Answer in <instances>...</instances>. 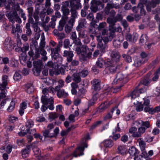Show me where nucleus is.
<instances>
[{"instance_id":"obj_62","label":"nucleus","mask_w":160,"mask_h":160,"mask_svg":"<svg viewBox=\"0 0 160 160\" xmlns=\"http://www.w3.org/2000/svg\"><path fill=\"white\" fill-rule=\"evenodd\" d=\"M113 112V111H112L110 112L107 113L104 117V120H110L112 118Z\"/></svg>"},{"instance_id":"obj_50","label":"nucleus","mask_w":160,"mask_h":160,"mask_svg":"<svg viewBox=\"0 0 160 160\" xmlns=\"http://www.w3.org/2000/svg\"><path fill=\"white\" fill-rule=\"evenodd\" d=\"M132 125L138 127H142L143 125V121L142 120H138L134 121L132 123Z\"/></svg>"},{"instance_id":"obj_63","label":"nucleus","mask_w":160,"mask_h":160,"mask_svg":"<svg viewBox=\"0 0 160 160\" xmlns=\"http://www.w3.org/2000/svg\"><path fill=\"white\" fill-rule=\"evenodd\" d=\"M160 111V106H157L154 108H152V110L151 111V114H153L155 113L158 112Z\"/></svg>"},{"instance_id":"obj_29","label":"nucleus","mask_w":160,"mask_h":160,"mask_svg":"<svg viewBox=\"0 0 160 160\" xmlns=\"http://www.w3.org/2000/svg\"><path fill=\"white\" fill-rule=\"evenodd\" d=\"M73 23V22H70L69 21L68 23L65 26V32L67 33H69L71 31Z\"/></svg>"},{"instance_id":"obj_25","label":"nucleus","mask_w":160,"mask_h":160,"mask_svg":"<svg viewBox=\"0 0 160 160\" xmlns=\"http://www.w3.org/2000/svg\"><path fill=\"white\" fill-rule=\"evenodd\" d=\"M117 150L118 153L121 154H124L126 153L127 149L125 145H120L118 146Z\"/></svg>"},{"instance_id":"obj_43","label":"nucleus","mask_w":160,"mask_h":160,"mask_svg":"<svg viewBox=\"0 0 160 160\" xmlns=\"http://www.w3.org/2000/svg\"><path fill=\"white\" fill-rule=\"evenodd\" d=\"M58 85L56 86L55 88V90H60V88L63 87L64 84V81L62 80H60L58 81Z\"/></svg>"},{"instance_id":"obj_30","label":"nucleus","mask_w":160,"mask_h":160,"mask_svg":"<svg viewBox=\"0 0 160 160\" xmlns=\"http://www.w3.org/2000/svg\"><path fill=\"white\" fill-rule=\"evenodd\" d=\"M151 75V73H149L148 74L147 76L143 78L141 82V83L143 85L147 86L148 85L150 82V80L149 78V77Z\"/></svg>"},{"instance_id":"obj_8","label":"nucleus","mask_w":160,"mask_h":160,"mask_svg":"<svg viewBox=\"0 0 160 160\" xmlns=\"http://www.w3.org/2000/svg\"><path fill=\"white\" fill-rule=\"evenodd\" d=\"M63 56L66 58L68 62H70L72 61L74 54L72 51L66 50L63 52Z\"/></svg>"},{"instance_id":"obj_33","label":"nucleus","mask_w":160,"mask_h":160,"mask_svg":"<svg viewBox=\"0 0 160 160\" xmlns=\"http://www.w3.org/2000/svg\"><path fill=\"white\" fill-rule=\"evenodd\" d=\"M104 146L106 148H111L113 145V142L111 140H106L103 141Z\"/></svg>"},{"instance_id":"obj_24","label":"nucleus","mask_w":160,"mask_h":160,"mask_svg":"<svg viewBox=\"0 0 160 160\" xmlns=\"http://www.w3.org/2000/svg\"><path fill=\"white\" fill-rule=\"evenodd\" d=\"M72 80L74 82L79 83L81 81V78H80L79 73H74L72 75Z\"/></svg>"},{"instance_id":"obj_58","label":"nucleus","mask_w":160,"mask_h":160,"mask_svg":"<svg viewBox=\"0 0 160 160\" xmlns=\"http://www.w3.org/2000/svg\"><path fill=\"white\" fill-rule=\"evenodd\" d=\"M65 21H66L63 20L60 21L59 23V26L58 27V29L59 31H61L62 30L64 26L66 23Z\"/></svg>"},{"instance_id":"obj_53","label":"nucleus","mask_w":160,"mask_h":160,"mask_svg":"<svg viewBox=\"0 0 160 160\" xmlns=\"http://www.w3.org/2000/svg\"><path fill=\"white\" fill-rule=\"evenodd\" d=\"M29 48V44L27 43H25L23 44V46L22 47L20 50L22 51L23 52H25L28 50Z\"/></svg>"},{"instance_id":"obj_6","label":"nucleus","mask_w":160,"mask_h":160,"mask_svg":"<svg viewBox=\"0 0 160 160\" xmlns=\"http://www.w3.org/2000/svg\"><path fill=\"white\" fill-rule=\"evenodd\" d=\"M62 45V41H59L56 47L51 48V55L53 59L55 60L58 57V52L60 50V48Z\"/></svg>"},{"instance_id":"obj_40","label":"nucleus","mask_w":160,"mask_h":160,"mask_svg":"<svg viewBox=\"0 0 160 160\" xmlns=\"http://www.w3.org/2000/svg\"><path fill=\"white\" fill-rule=\"evenodd\" d=\"M139 96L138 91V90H135L130 95L129 97H130L131 99H135L136 97H138Z\"/></svg>"},{"instance_id":"obj_56","label":"nucleus","mask_w":160,"mask_h":160,"mask_svg":"<svg viewBox=\"0 0 160 160\" xmlns=\"http://www.w3.org/2000/svg\"><path fill=\"white\" fill-rule=\"evenodd\" d=\"M19 60L21 62L25 61L27 60V55L24 52H23L21 54L19 57Z\"/></svg>"},{"instance_id":"obj_31","label":"nucleus","mask_w":160,"mask_h":160,"mask_svg":"<svg viewBox=\"0 0 160 160\" xmlns=\"http://www.w3.org/2000/svg\"><path fill=\"white\" fill-rule=\"evenodd\" d=\"M147 59H145L144 61L143 60V59H136L134 61L133 65L136 67H138L140 66L142 64L147 62Z\"/></svg>"},{"instance_id":"obj_15","label":"nucleus","mask_w":160,"mask_h":160,"mask_svg":"<svg viewBox=\"0 0 160 160\" xmlns=\"http://www.w3.org/2000/svg\"><path fill=\"white\" fill-rule=\"evenodd\" d=\"M39 51L40 49H36L34 52L32 49L28 52V54L30 57H32L33 59H36L40 56Z\"/></svg>"},{"instance_id":"obj_44","label":"nucleus","mask_w":160,"mask_h":160,"mask_svg":"<svg viewBox=\"0 0 160 160\" xmlns=\"http://www.w3.org/2000/svg\"><path fill=\"white\" fill-rule=\"evenodd\" d=\"M148 38V36L146 34H142L139 40L140 42L142 44H145L147 41Z\"/></svg>"},{"instance_id":"obj_10","label":"nucleus","mask_w":160,"mask_h":160,"mask_svg":"<svg viewBox=\"0 0 160 160\" xmlns=\"http://www.w3.org/2000/svg\"><path fill=\"white\" fill-rule=\"evenodd\" d=\"M138 34L136 33H133L132 35L130 33H127L125 36L126 39L128 41L132 42H135L138 39Z\"/></svg>"},{"instance_id":"obj_35","label":"nucleus","mask_w":160,"mask_h":160,"mask_svg":"<svg viewBox=\"0 0 160 160\" xmlns=\"http://www.w3.org/2000/svg\"><path fill=\"white\" fill-rule=\"evenodd\" d=\"M30 48L31 49L32 48L33 49H39L38 48V42L36 40H34L32 39V42L30 45Z\"/></svg>"},{"instance_id":"obj_52","label":"nucleus","mask_w":160,"mask_h":160,"mask_svg":"<svg viewBox=\"0 0 160 160\" xmlns=\"http://www.w3.org/2000/svg\"><path fill=\"white\" fill-rule=\"evenodd\" d=\"M12 32L13 33L16 32H20L21 30L20 28V26L18 24H17L16 27L15 28L13 25H12Z\"/></svg>"},{"instance_id":"obj_17","label":"nucleus","mask_w":160,"mask_h":160,"mask_svg":"<svg viewBox=\"0 0 160 160\" xmlns=\"http://www.w3.org/2000/svg\"><path fill=\"white\" fill-rule=\"evenodd\" d=\"M12 43L10 38H7L4 43L5 48L9 51L11 50L12 48Z\"/></svg>"},{"instance_id":"obj_46","label":"nucleus","mask_w":160,"mask_h":160,"mask_svg":"<svg viewBox=\"0 0 160 160\" xmlns=\"http://www.w3.org/2000/svg\"><path fill=\"white\" fill-rule=\"evenodd\" d=\"M58 117V114L55 112H51L49 114L48 118L50 119H55L57 118Z\"/></svg>"},{"instance_id":"obj_32","label":"nucleus","mask_w":160,"mask_h":160,"mask_svg":"<svg viewBox=\"0 0 160 160\" xmlns=\"http://www.w3.org/2000/svg\"><path fill=\"white\" fill-rule=\"evenodd\" d=\"M26 34L27 36L30 37L31 36L32 33V31L30 28V24L29 23H27L25 26Z\"/></svg>"},{"instance_id":"obj_36","label":"nucleus","mask_w":160,"mask_h":160,"mask_svg":"<svg viewBox=\"0 0 160 160\" xmlns=\"http://www.w3.org/2000/svg\"><path fill=\"white\" fill-rule=\"evenodd\" d=\"M27 92L28 94H31L34 91V88L31 84H28L26 85Z\"/></svg>"},{"instance_id":"obj_37","label":"nucleus","mask_w":160,"mask_h":160,"mask_svg":"<svg viewBox=\"0 0 160 160\" xmlns=\"http://www.w3.org/2000/svg\"><path fill=\"white\" fill-rule=\"evenodd\" d=\"M116 22L117 20L115 18H108L107 19V22L109 24L110 27H114Z\"/></svg>"},{"instance_id":"obj_64","label":"nucleus","mask_w":160,"mask_h":160,"mask_svg":"<svg viewBox=\"0 0 160 160\" xmlns=\"http://www.w3.org/2000/svg\"><path fill=\"white\" fill-rule=\"evenodd\" d=\"M78 35L79 37L80 38H84L87 36L86 32L84 30L80 31Z\"/></svg>"},{"instance_id":"obj_5","label":"nucleus","mask_w":160,"mask_h":160,"mask_svg":"<svg viewBox=\"0 0 160 160\" xmlns=\"http://www.w3.org/2000/svg\"><path fill=\"white\" fill-rule=\"evenodd\" d=\"M15 105L14 102L8 99L2 100L0 104V106L1 107L7 108V110L8 112H11L13 110Z\"/></svg>"},{"instance_id":"obj_26","label":"nucleus","mask_w":160,"mask_h":160,"mask_svg":"<svg viewBox=\"0 0 160 160\" xmlns=\"http://www.w3.org/2000/svg\"><path fill=\"white\" fill-rule=\"evenodd\" d=\"M78 82H72L71 84V86L72 88L71 92L73 94H76L77 93L76 89L78 88H79L78 84Z\"/></svg>"},{"instance_id":"obj_3","label":"nucleus","mask_w":160,"mask_h":160,"mask_svg":"<svg viewBox=\"0 0 160 160\" xmlns=\"http://www.w3.org/2000/svg\"><path fill=\"white\" fill-rule=\"evenodd\" d=\"M124 78V75L121 72H119L117 74L112 84H118L117 86L115 88H112L111 89L112 91L113 92H116L118 91L120 88L123 86V80Z\"/></svg>"},{"instance_id":"obj_27","label":"nucleus","mask_w":160,"mask_h":160,"mask_svg":"<svg viewBox=\"0 0 160 160\" xmlns=\"http://www.w3.org/2000/svg\"><path fill=\"white\" fill-rule=\"evenodd\" d=\"M86 23L87 22L85 19H82L76 28L77 30L78 31H79L82 28H84Z\"/></svg>"},{"instance_id":"obj_19","label":"nucleus","mask_w":160,"mask_h":160,"mask_svg":"<svg viewBox=\"0 0 160 160\" xmlns=\"http://www.w3.org/2000/svg\"><path fill=\"white\" fill-rule=\"evenodd\" d=\"M34 143H32V145H29L27 146L26 148L22 151V155L23 158H25L28 156L29 153L30 151V148Z\"/></svg>"},{"instance_id":"obj_34","label":"nucleus","mask_w":160,"mask_h":160,"mask_svg":"<svg viewBox=\"0 0 160 160\" xmlns=\"http://www.w3.org/2000/svg\"><path fill=\"white\" fill-rule=\"evenodd\" d=\"M45 37L43 32L42 33L39 48H44L46 45Z\"/></svg>"},{"instance_id":"obj_18","label":"nucleus","mask_w":160,"mask_h":160,"mask_svg":"<svg viewBox=\"0 0 160 160\" xmlns=\"http://www.w3.org/2000/svg\"><path fill=\"white\" fill-rule=\"evenodd\" d=\"M34 155L39 160H42V157L41 156V151L37 147H34L32 148Z\"/></svg>"},{"instance_id":"obj_12","label":"nucleus","mask_w":160,"mask_h":160,"mask_svg":"<svg viewBox=\"0 0 160 160\" xmlns=\"http://www.w3.org/2000/svg\"><path fill=\"white\" fill-rule=\"evenodd\" d=\"M92 88L95 91L99 90L100 89V82L99 80L94 79L92 81Z\"/></svg>"},{"instance_id":"obj_47","label":"nucleus","mask_w":160,"mask_h":160,"mask_svg":"<svg viewBox=\"0 0 160 160\" xmlns=\"http://www.w3.org/2000/svg\"><path fill=\"white\" fill-rule=\"evenodd\" d=\"M33 66L35 68H40L42 65V62L41 60L34 61L33 62Z\"/></svg>"},{"instance_id":"obj_14","label":"nucleus","mask_w":160,"mask_h":160,"mask_svg":"<svg viewBox=\"0 0 160 160\" xmlns=\"http://www.w3.org/2000/svg\"><path fill=\"white\" fill-rule=\"evenodd\" d=\"M111 56L112 60L113 61V62H116L119 60L120 55L118 52L116 50H114L112 51Z\"/></svg>"},{"instance_id":"obj_28","label":"nucleus","mask_w":160,"mask_h":160,"mask_svg":"<svg viewBox=\"0 0 160 160\" xmlns=\"http://www.w3.org/2000/svg\"><path fill=\"white\" fill-rule=\"evenodd\" d=\"M71 16L70 19L69 21L71 22L74 23L75 18L77 16V12L76 10L75 9H71Z\"/></svg>"},{"instance_id":"obj_9","label":"nucleus","mask_w":160,"mask_h":160,"mask_svg":"<svg viewBox=\"0 0 160 160\" xmlns=\"http://www.w3.org/2000/svg\"><path fill=\"white\" fill-rule=\"evenodd\" d=\"M9 21L12 23H14L15 21H16L19 23L21 22V20L18 16L16 11H13L12 15L10 16L9 17Z\"/></svg>"},{"instance_id":"obj_41","label":"nucleus","mask_w":160,"mask_h":160,"mask_svg":"<svg viewBox=\"0 0 160 160\" xmlns=\"http://www.w3.org/2000/svg\"><path fill=\"white\" fill-rule=\"evenodd\" d=\"M137 152L138 150L133 146L130 147L128 150L129 153L132 156L135 155L137 153Z\"/></svg>"},{"instance_id":"obj_23","label":"nucleus","mask_w":160,"mask_h":160,"mask_svg":"<svg viewBox=\"0 0 160 160\" xmlns=\"http://www.w3.org/2000/svg\"><path fill=\"white\" fill-rule=\"evenodd\" d=\"M61 11L62 12L63 15V18L62 20L67 21L68 19V16L69 15L70 13V10L69 8L61 9Z\"/></svg>"},{"instance_id":"obj_2","label":"nucleus","mask_w":160,"mask_h":160,"mask_svg":"<svg viewBox=\"0 0 160 160\" xmlns=\"http://www.w3.org/2000/svg\"><path fill=\"white\" fill-rule=\"evenodd\" d=\"M49 91V90L44 88L42 90V93L43 95L42 97L41 101L42 103L45 105H47L48 104V108L51 110H53L54 108L53 105V99L52 97L48 98L47 93Z\"/></svg>"},{"instance_id":"obj_21","label":"nucleus","mask_w":160,"mask_h":160,"mask_svg":"<svg viewBox=\"0 0 160 160\" xmlns=\"http://www.w3.org/2000/svg\"><path fill=\"white\" fill-rule=\"evenodd\" d=\"M57 92V95L59 98H65L68 95V93L63 89L55 90Z\"/></svg>"},{"instance_id":"obj_13","label":"nucleus","mask_w":160,"mask_h":160,"mask_svg":"<svg viewBox=\"0 0 160 160\" xmlns=\"http://www.w3.org/2000/svg\"><path fill=\"white\" fill-rule=\"evenodd\" d=\"M84 150L83 147H80L76 149L72 153V155L75 157L80 156L83 154V151Z\"/></svg>"},{"instance_id":"obj_38","label":"nucleus","mask_w":160,"mask_h":160,"mask_svg":"<svg viewBox=\"0 0 160 160\" xmlns=\"http://www.w3.org/2000/svg\"><path fill=\"white\" fill-rule=\"evenodd\" d=\"M139 145L142 151L145 150V142L142 141L141 138H139L138 140Z\"/></svg>"},{"instance_id":"obj_55","label":"nucleus","mask_w":160,"mask_h":160,"mask_svg":"<svg viewBox=\"0 0 160 160\" xmlns=\"http://www.w3.org/2000/svg\"><path fill=\"white\" fill-rule=\"evenodd\" d=\"M138 7L140 9V13L141 15H145V11L144 9V6L142 3H139L138 4Z\"/></svg>"},{"instance_id":"obj_39","label":"nucleus","mask_w":160,"mask_h":160,"mask_svg":"<svg viewBox=\"0 0 160 160\" xmlns=\"http://www.w3.org/2000/svg\"><path fill=\"white\" fill-rule=\"evenodd\" d=\"M36 130L35 129H31V132H30L29 133L33 135L35 138H38L40 139H42V137L40 135L39 133H36Z\"/></svg>"},{"instance_id":"obj_16","label":"nucleus","mask_w":160,"mask_h":160,"mask_svg":"<svg viewBox=\"0 0 160 160\" xmlns=\"http://www.w3.org/2000/svg\"><path fill=\"white\" fill-rule=\"evenodd\" d=\"M140 3H142L145 4L147 7V9L148 11H150L151 10V8H152V5L153 4V1H152L150 2H147V0H140Z\"/></svg>"},{"instance_id":"obj_4","label":"nucleus","mask_w":160,"mask_h":160,"mask_svg":"<svg viewBox=\"0 0 160 160\" xmlns=\"http://www.w3.org/2000/svg\"><path fill=\"white\" fill-rule=\"evenodd\" d=\"M8 77L7 75H4L2 76V82L0 84V98H3L6 97L5 93L6 86L8 85Z\"/></svg>"},{"instance_id":"obj_45","label":"nucleus","mask_w":160,"mask_h":160,"mask_svg":"<svg viewBox=\"0 0 160 160\" xmlns=\"http://www.w3.org/2000/svg\"><path fill=\"white\" fill-rule=\"evenodd\" d=\"M32 27L33 28L34 32H40L41 30L40 28L38 26V23L37 22H35V23H33L32 25Z\"/></svg>"},{"instance_id":"obj_22","label":"nucleus","mask_w":160,"mask_h":160,"mask_svg":"<svg viewBox=\"0 0 160 160\" xmlns=\"http://www.w3.org/2000/svg\"><path fill=\"white\" fill-rule=\"evenodd\" d=\"M146 128L142 126L139 127L138 128V131L137 132L135 133V135L136 138H139L141 137L142 134H143L145 132Z\"/></svg>"},{"instance_id":"obj_48","label":"nucleus","mask_w":160,"mask_h":160,"mask_svg":"<svg viewBox=\"0 0 160 160\" xmlns=\"http://www.w3.org/2000/svg\"><path fill=\"white\" fill-rule=\"evenodd\" d=\"M97 66L100 68H102L104 63V62L103 59L101 58H98V61L97 62Z\"/></svg>"},{"instance_id":"obj_61","label":"nucleus","mask_w":160,"mask_h":160,"mask_svg":"<svg viewBox=\"0 0 160 160\" xmlns=\"http://www.w3.org/2000/svg\"><path fill=\"white\" fill-rule=\"evenodd\" d=\"M38 7L36 8V9L35 10L36 13L34 14L33 15L34 18L36 20H37L38 19V15L39 12L40 7L38 5Z\"/></svg>"},{"instance_id":"obj_49","label":"nucleus","mask_w":160,"mask_h":160,"mask_svg":"<svg viewBox=\"0 0 160 160\" xmlns=\"http://www.w3.org/2000/svg\"><path fill=\"white\" fill-rule=\"evenodd\" d=\"M137 128L135 127H133L130 128L129 130V132L130 133L132 134V137L136 138L134 134L135 133L137 132Z\"/></svg>"},{"instance_id":"obj_42","label":"nucleus","mask_w":160,"mask_h":160,"mask_svg":"<svg viewBox=\"0 0 160 160\" xmlns=\"http://www.w3.org/2000/svg\"><path fill=\"white\" fill-rule=\"evenodd\" d=\"M89 139V133H88L84 137V138L82 140V143H83L84 148L87 147L88 145L86 143Z\"/></svg>"},{"instance_id":"obj_11","label":"nucleus","mask_w":160,"mask_h":160,"mask_svg":"<svg viewBox=\"0 0 160 160\" xmlns=\"http://www.w3.org/2000/svg\"><path fill=\"white\" fill-rule=\"evenodd\" d=\"M110 31L109 34L108 36L109 38H105V40L103 39V40L104 42H108L109 40H111L112 39L115 37V29L114 27H110L109 28Z\"/></svg>"},{"instance_id":"obj_7","label":"nucleus","mask_w":160,"mask_h":160,"mask_svg":"<svg viewBox=\"0 0 160 160\" xmlns=\"http://www.w3.org/2000/svg\"><path fill=\"white\" fill-rule=\"evenodd\" d=\"M115 62H112V61L108 62V66L106 68V70L108 71V72L111 73H113L116 72L117 68L115 65Z\"/></svg>"},{"instance_id":"obj_60","label":"nucleus","mask_w":160,"mask_h":160,"mask_svg":"<svg viewBox=\"0 0 160 160\" xmlns=\"http://www.w3.org/2000/svg\"><path fill=\"white\" fill-rule=\"evenodd\" d=\"M17 45L18 48H15V49L16 51H19L21 49L22 46L21 40H18L17 41Z\"/></svg>"},{"instance_id":"obj_54","label":"nucleus","mask_w":160,"mask_h":160,"mask_svg":"<svg viewBox=\"0 0 160 160\" xmlns=\"http://www.w3.org/2000/svg\"><path fill=\"white\" fill-rule=\"evenodd\" d=\"M70 40L68 39H65L63 42L64 47L65 48H70Z\"/></svg>"},{"instance_id":"obj_57","label":"nucleus","mask_w":160,"mask_h":160,"mask_svg":"<svg viewBox=\"0 0 160 160\" xmlns=\"http://www.w3.org/2000/svg\"><path fill=\"white\" fill-rule=\"evenodd\" d=\"M153 137H152L148 134L145 135V140L146 142H151L153 141Z\"/></svg>"},{"instance_id":"obj_1","label":"nucleus","mask_w":160,"mask_h":160,"mask_svg":"<svg viewBox=\"0 0 160 160\" xmlns=\"http://www.w3.org/2000/svg\"><path fill=\"white\" fill-rule=\"evenodd\" d=\"M76 51L78 54H79V60L80 61H85L90 58V49L86 45H84L81 48L78 47Z\"/></svg>"},{"instance_id":"obj_20","label":"nucleus","mask_w":160,"mask_h":160,"mask_svg":"<svg viewBox=\"0 0 160 160\" xmlns=\"http://www.w3.org/2000/svg\"><path fill=\"white\" fill-rule=\"evenodd\" d=\"M34 125V122L33 121L31 120H28L25 123V127H26V131L27 133H29L30 132H31V130L30 128H32Z\"/></svg>"},{"instance_id":"obj_59","label":"nucleus","mask_w":160,"mask_h":160,"mask_svg":"<svg viewBox=\"0 0 160 160\" xmlns=\"http://www.w3.org/2000/svg\"><path fill=\"white\" fill-rule=\"evenodd\" d=\"M13 79L16 81H18L21 78V76L19 73L16 72L13 77Z\"/></svg>"},{"instance_id":"obj_51","label":"nucleus","mask_w":160,"mask_h":160,"mask_svg":"<svg viewBox=\"0 0 160 160\" xmlns=\"http://www.w3.org/2000/svg\"><path fill=\"white\" fill-rule=\"evenodd\" d=\"M43 135L45 138H52V134L50 133L49 131L47 129L44 131Z\"/></svg>"}]
</instances>
